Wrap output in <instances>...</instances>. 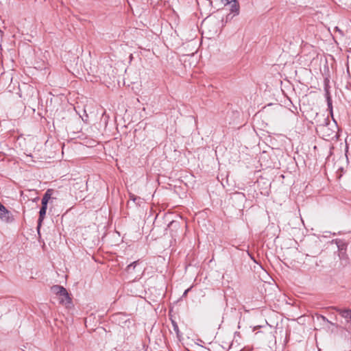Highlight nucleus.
Returning <instances> with one entry per match:
<instances>
[{
  "label": "nucleus",
  "instance_id": "obj_1",
  "mask_svg": "<svg viewBox=\"0 0 351 351\" xmlns=\"http://www.w3.org/2000/svg\"><path fill=\"white\" fill-rule=\"evenodd\" d=\"M219 20L210 18L204 21L203 26L206 29H208L210 32V36H212L217 33L218 28L216 27V25H219Z\"/></svg>",
  "mask_w": 351,
  "mask_h": 351
},
{
  "label": "nucleus",
  "instance_id": "obj_2",
  "mask_svg": "<svg viewBox=\"0 0 351 351\" xmlns=\"http://www.w3.org/2000/svg\"><path fill=\"white\" fill-rule=\"evenodd\" d=\"M337 311L346 320V329L351 330V309H338Z\"/></svg>",
  "mask_w": 351,
  "mask_h": 351
},
{
  "label": "nucleus",
  "instance_id": "obj_3",
  "mask_svg": "<svg viewBox=\"0 0 351 351\" xmlns=\"http://www.w3.org/2000/svg\"><path fill=\"white\" fill-rule=\"evenodd\" d=\"M0 219L7 223L13 221L12 213L0 202Z\"/></svg>",
  "mask_w": 351,
  "mask_h": 351
},
{
  "label": "nucleus",
  "instance_id": "obj_4",
  "mask_svg": "<svg viewBox=\"0 0 351 351\" xmlns=\"http://www.w3.org/2000/svg\"><path fill=\"white\" fill-rule=\"evenodd\" d=\"M58 300L60 304L66 306H69L71 304V298H70L69 294L65 288L64 293H62V294L61 293L58 296Z\"/></svg>",
  "mask_w": 351,
  "mask_h": 351
},
{
  "label": "nucleus",
  "instance_id": "obj_5",
  "mask_svg": "<svg viewBox=\"0 0 351 351\" xmlns=\"http://www.w3.org/2000/svg\"><path fill=\"white\" fill-rule=\"evenodd\" d=\"M51 291L53 294L59 296L61 293H64V288L60 285H53L51 287Z\"/></svg>",
  "mask_w": 351,
  "mask_h": 351
},
{
  "label": "nucleus",
  "instance_id": "obj_6",
  "mask_svg": "<svg viewBox=\"0 0 351 351\" xmlns=\"http://www.w3.org/2000/svg\"><path fill=\"white\" fill-rule=\"evenodd\" d=\"M47 208L46 207H41L40 210V212H39V218H38V227L39 228L40 226H41V223L45 218V216L46 215V211H47Z\"/></svg>",
  "mask_w": 351,
  "mask_h": 351
},
{
  "label": "nucleus",
  "instance_id": "obj_7",
  "mask_svg": "<svg viewBox=\"0 0 351 351\" xmlns=\"http://www.w3.org/2000/svg\"><path fill=\"white\" fill-rule=\"evenodd\" d=\"M230 12L234 13V15H238L239 14V5L237 1L231 3Z\"/></svg>",
  "mask_w": 351,
  "mask_h": 351
},
{
  "label": "nucleus",
  "instance_id": "obj_8",
  "mask_svg": "<svg viewBox=\"0 0 351 351\" xmlns=\"http://www.w3.org/2000/svg\"><path fill=\"white\" fill-rule=\"evenodd\" d=\"M51 198V195L49 193V191L45 193L42 198V206L47 208V204Z\"/></svg>",
  "mask_w": 351,
  "mask_h": 351
},
{
  "label": "nucleus",
  "instance_id": "obj_9",
  "mask_svg": "<svg viewBox=\"0 0 351 351\" xmlns=\"http://www.w3.org/2000/svg\"><path fill=\"white\" fill-rule=\"evenodd\" d=\"M136 264H137V261H134L133 263H132L131 264L128 265V267L126 268V271L128 272H130L132 269H134L135 268Z\"/></svg>",
  "mask_w": 351,
  "mask_h": 351
},
{
  "label": "nucleus",
  "instance_id": "obj_10",
  "mask_svg": "<svg viewBox=\"0 0 351 351\" xmlns=\"http://www.w3.org/2000/svg\"><path fill=\"white\" fill-rule=\"evenodd\" d=\"M328 123H326V125H319V130L322 132H326V130H328Z\"/></svg>",
  "mask_w": 351,
  "mask_h": 351
},
{
  "label": "nucleus",
  "instance_id": "obj_11",
  "mask_svg": "<svg viewBox=\"0 0 351 351\" xmlns=\"http://www.w3.org/2000/svg\"><path fill=\"white\" fill-rule=\"evenodd\" d=\"M320 318L324 321V322H326L331 325H335L333 323H332L331 322L328 321L325 317L324 316H321Z\"/></svg>",
  "mask_w": 351,
  "mask_h": 351
},
{
  "label": "nucleus",
  "instance_id": "obj_12",
  "mask_svg": "<svg viewBox=\"0 0 351 351\" xmlns=\"http://www.w3.org/2000/svg\"><path fill=\"white\" fill-rule=\"evenodd\" d=\"M328 132V130H326V132H323L324 134H326V135L327 136H330V135H332L334 132H332V133H329Z\"/></svg>",
  "mask_w": 351,
  "mask_h": 351
},
{
  "label": "nucleus",
  "instance_id": "obj_13",
  "mask_svg": "<svg viewBox=\"0 0 351 351\" xmlns=\"http://www.w3.org/2000/svg\"><path fill=\"white\" fill-rule=\"evenodd\" d=\"M130 199L134 202L136 200V197L134 195H130Z\"/></svg>",
  "mask_w": 351,
  "mask_h": 351
},
{
  "label": "nucleus",
  "instance_id": "obj_14",
  "mask_svg": "<svg viewBox=\"0 0 351 351\" xmlns=\"http://www.w3.org/2000/svg\"><path fill=\"white\" fill-rule=\"evenodd\" d=\"M173 327H174V330L178 332V326L174 323H173Z\"/></svg>",
  "mask_w": 351,
  "mask_h": 351
}]
</instances>
